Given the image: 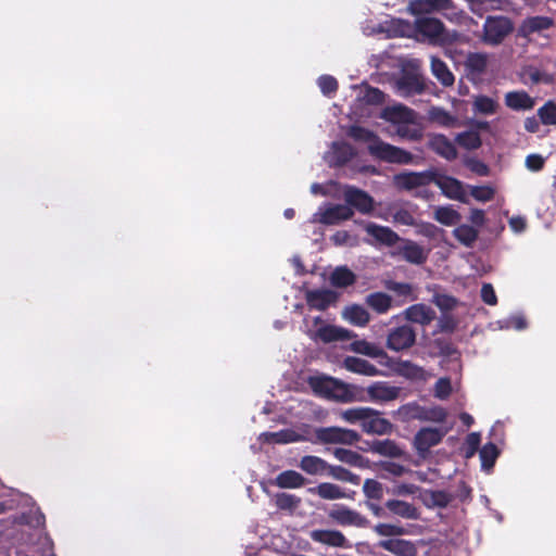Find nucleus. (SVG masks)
<instances>
[{
  "instance_id": "54",
  "label": "nucleus",
  "mask_w": 556,
  "mask_h": 556,
  "mask_svg": "<svg viewBox=\"0 0 556 556\" xmlns=\"http://www.w3.org/2000/svg\"><path fill=\"white\" fill-rule=\"evenodd\" d=\"M429 117L432 122L444 127H451L456 122V118L442 108H432L429 111Z\"/></svg>"
},
{
  "instance_id": "61",
  "label": "nucleus",
  "mask_w": 556,
  "mask_h": 556,
  "mask_svg": "<svg viewBox=\"0 0 556 556\" xmlns=\"http://www.w3.org/2000/svg\"><path fill=\"white\" fill-rule=\"evenodd\" d=\"M318 86L324 94H331L338 90V80L330 75H323L318 78Z\"/></svg>"
},
{
  "instance_id": "9",
  "label": "nucleus",
  "mask_w": 556,
  "mask_h": 556,
  "mask_svg": "<svg viewBox=\"0 0 556 556\" xmlns=\"http://www.w3.org/2000/svg\"><path fill=\"white\" fill-rule=\"evenodd\" d=\"M416 342V331L409 325L392 328L387 338V348L400 352L412 348Z\"/></svg>"
},
{
  "instance_id": "13",
  "label": "nucleus",
  "mask_w": 556,
  "mask_h": 556,
  "mask_svg": "<svg viewBox=\"0 0 556 556\" xmlns=\"http://www.w3.org/2000/svg\"><path fill=\"white\" fill-rule=\"evenodd\" d=\"M368 399L374 403H387L400 396L401 388L391 386L387 381H376L366 389Z\"/></svg>"
},
{
  "instance_id": "21",
  "label": "nucleus",
  "mask_w": 556,
  "mask_h": 556,
  "mask_svg": "<svg viewBox=\"0 0 556 556\" xmlns=\"http://www.w3.org/2000/svg\"><path fill=\"white\" fill-rule=\"evenodd\" d=\"M378 546L397 556H416L418 552L415 543L399 538L382 540Z\"/></svg>"
},
{
  "instance_id": "62",
  "label": "nucleus",
  "mask_w": 556,
  "mask_h": 556,
  "mask_svg": "<svg viewBox=\"0 0 556 556\" xmlns=\"http://www.w3.org/2000/svg\"><path fill=\"white\" fill-rule=\"evenodd\" d=\"M525 165L530 172H541L545 166V157L538 153L529 154L526 157Z\"/></svg>"
},
{
  "instance_id": "31",
  "label": "nucleus",
  "mask_w": 556,
  "mask_h": 556,
  "mask_svg": "<svg viewBox=\"0 0 556 556\" xmlns=\"http://www.w3.org/2000/svg\"><path fill=\"white\" fill-rule=\"evenodd\" d=\"M306 479L295 470H285L274 480V484L281 489H299L303 486Z\"/></svg>"
},
{
  "instance_id": "33",
  "label": "nucleus",
  "mask_w": 556,
  "mask_h": 556,
  "mask_svg": "<svg viewBox=\"0 0 556 556\" xmlns=\"http://www.w3.org/2000/svg\"><path fill=\"white\" fill-rule=\"evenodd\" d=\"M333 456L341 463L354 466L357 468L368 467L369 460L357 452L352 450L337 447L333 450Z\"/></svg>"
},
{
  "instance_id": "25",
  "label": "nucleus",
  "mask_w": 556,
  "mask_h": 556,
  "mask_svg": "<svg viewBox=\"0 0 556 556\" xmlns=\"http://www.w3.org/2000/svg\"><path fill=\"white\" fill-rule=\"evenodd\" d=\"M365 230L375 240H377L378 242H380L384 245H388V247H392L397 241L401 240L400 236L395 231H393L391 228L386 227V226H380L375 223H369L365 227Z\"/></svg>"
},
{
  "instance_id": "59",
  "label": "nucleus",
  "mask_w": 556,
  "mask_h": 556,
  "mask_svg": "<svg viewBox=\"0 0 556 556\" xmlns=\"http://www.w3.org/2000/svg\"><path fill=\"white\" fill-rule=\"evenodd\" d=\"M433 303L441 311L447 312L454 309L457 306V299L448 294L437 293L433 296Z\"/></svg>"
},
{
  "instance_id": "56",
  "label": "nucleus",
  "mask_w": 556,
  "mask_h": 556,
  "mask_svg": "<svg viewBox=\"0 0 556 556\" xmlns=\"http://www.w3.org/2000/svg\"><path fill=\"white\" fill-rule=\"evenodd\" d=\"M470 195L478 202H489L495 197V188L489 185L470 186Z\"/></svg>"
},
{
  "instance_id": "20",
  "label": "nucleus",
  "mask_w": 556,
  "mask_h": 556,
  "mask_svg": "<svg viewBox=\"0 0 556 556\" xmlns=\"http://www.w3.org/2000/svg\"><path fill=\"white\" fill-rule=\"evenodd\" d=\"M428 148L441 157L453 161L457 157L454 143L444 135L438 134L429 138Z\"/></svg>"
},
{
  "instance_id": "58",
  "label": "nucleus",
  "mask_w": 556,
  "mask_h": 556,
  "mask_svg": "<svg viewBox=\"0 0 556 556\" xmlns=\"http://www.w3.org/2000/svg\"><path fill=\"white\" fill-rule=\"evenodd\" d=\"M528 75H529V78L531 80L532 84L534 85H538V84H546V85H551L554 83V76L547 72H544V71H541L536 67H532L530 66L527 71Z\"/></svg>"
},
{
  "instance_id": "26",
  "label": "nucleus",
  "mask_w": 556,
  "mask_h": 556,
  "mask_svg": "<svg viewBox=\"0 0 556 556\" xmlns=\"http://www.w3.org/2000/svg\"><path fill=\"white\" fill-rule=\"evenodd\" d=\"M343 366L351 372L369 377L377 376L380 372L374 364L355 356H346L343 361Z\"/></svg>"
},
{
  "instance_id": "32",
  "label": "nucleus",
  "mask_w": 556,
  "mask_h": 556,
  "mask_svg": "<svg viewBox=\"0 0 556 556\" xmlns=\"http://www.w3.org/2000/svg\"><path fill=\"white\" fill-rule=\"evenodd\" d=\"M308 492L314 495H318L323 500H340L345 498L348 495L337 484L330 482H323L316 486L309 488Z\"/></svg>"
},
{
  "instance_id": "57",
  "label": "nucleus",
  "mask_w": 556,
  "mask_h": 556,
  "mask_svg": "<svg viewBox=\"0 0 556 556\" xmlns=\"http://www.w3.org/2000/svg\"><path fill=\"white\" fill-rule=\"evenodd\" d=\"M453 388L448 377H442L434 383L433 395L439 400H446L452 394Z\"/></svg>"
},
{
  "instance_id": "24",
  "label": "nucleus",
  "mask_w": 556,
  "mask_h": 556,
  "mask_svg": "<svg viewBox=\"0 0 556 556\" xmlns=\"http://www.w3.org/2000/svg\"><path fill=\"white\" fill-rule=\"evenodd\" d=\"M384 506L386 509L394 516L410 520H417L420 518L419 509L408 502L401 500H388Z\"/></svg>"
},
{
  "instance_id": "44",
  "label": "nucleus",
  "mask_w": 556,
  "mask_h": 556,
  "mask_svg": "<svg viewBox=\"0 0 556 556\" xmlns=\"http://www.w3.org/2000/svg\"><path fill=\"white\" fill-rule=\"evenodd\" d=\"M453 235L462 244L471 247L478 239L479 231L473 226L463 224L453 230Z\"/></svg>"
},
{
  "instance_id": "39",
  "label": "nucleus",
  "mask_w": 556,
  "mask_h": 556,
  "mask_svg": "<svg viewBox=\"0 0 556 556\" xmlns=\"http://www.w3.org/2000/svg\"><path fill=\"white\" fill-rule=\"evenodd\" d=\"M497 109V101L488 96L479 94L473 98L472 110L477 114L493 115Z\"/></svg>"
},
{
  "instance_id": "52",
  "label": "nucleus",
  "mask_w": 556,
  "mask_h": 556,
  "mask_svg": "<svg viewBox=\"0 0 556 556\" xmlns=\"http://www.w3.org/2000/svg\"><path fill=\"white\" fill-rule=\"evenodd\" d=\"M538 116L543 125L556 126V103L553 100L545 102L538 110Z\"/></svg>"
},
{
  "instance_id": "8",
  "label": "nucleus",
  "mask_w": 556,
  "mask_h": 556,
  "mask_svg": "<svg viewBox=\"0 0 556 556\" xmlns=\"http://www.w3.org/2000/svg\"><path fill=\"white\" fill-rule=\"evenodd\" d=\"M448 430V428L438 429L430 427L419 429L413 441V445L417 454L425 458L429 454L431 447L442 442Z\"/></svg>"
},
{
  "instance_id": "6",
  "label": "nucleus",
  "mask_w": 556,
  "mask_h": 556,
  "mask_svg": "<svg viewBox=\"0 0 556 556\" xmlns=\"http://www.w3.org/2000/svg\"><path fill=\"white\" fill-rule=\"evenodd\" d=\"M315 438L321 444L353 445L361 440V434L348 428L320 427L315 429Z\"/></svg>"
},
{
  "instance_id": "10",
  "label": "nucleus",
  "mask_w": 556,
  "mask_h": 556,
  "mask_svg": "<svg viewBox=\"0 0 556 556\" xmlns=\"http://www.w3.org/2000/svg\"><path fill=\"white\" fill-rule=\"evenodd\" d=\"M435 178V169H428L424 172H407L395 175L394 181L400 189L407 191L414 190L419 187H425Z\"/></svg>"
},
{
  "instance_id": "51",
  "label": "nucleus",
  "mask_w": 556,
  "mask_h": 556,
  "mask_svg": "<svg viewBox=\"0 0 556 556\" xmlns=\"http://www.w3.org/2000/svg\"><path fill=\"white\" fill-rule=\"evenodd\" d=\"M370 413V407H352L343 410L341 413V418L345 420L349 424H356L359 422L361 426L363 425V421L366 417H368L367 414Z\"/></svg>"
},
{
  "instance_id": "46",
  "label": "nucleus",
  "mask_w": 556,
  "mask_h": 556,
  "mask_svg": "<svg viewBox=\"0 0 556 556\" xmlns=\"http://www.w3.org/2000/svg\"><path fill=\"white\" fill-rule=\"evenodd\" d=\"M434 218L442 225L454 226L460 220L462 216L452 206H439L434 212Z\"/></svg>"
},
{
  "instance_id": "16",
  "label": "nucleus",
  "mask_w": 556,
  "mask_h": 556,
  "mask_svg": "<svg viewBox=\"0 0 556 556\" xmlns=\"http://www.w3.org/2000/svg\"><path fill=\"white\" fill-rule=\"evenodd\" d=\"M362 425V430L368 434H389L393 429V425L386 418L381 417V413L370 408Z\"/></svg>"
},
{
  "instance_id": "4",
  "label": "nucleus",
  "mask_w": 556,
  "mask_h": 556,
  "mask_svg": "<svg viewBox=\"0 0 556 556\" xmlns=\"http://www.w3.org/2000/svg\"><path fill=\"white\" fill-rule=\"evenodd\" d=\"M514 28L510 17L489 15L482 27L481 40L489 46H500L514 31Z\"/></svg>"
},
{
  "instance_id": "55",
  "label": "nucleus",
  "mask_w": 556,
  "mask_h": 556,
  "mask_svg": "<svg viewBox=\"0 0 556 556\" xmlns=\"http://www.w3.org/2000/svg\"><path fill=\"white\" fill-rule=\"evenodd\" d=\"M363 492L368 500L380 501L383 497L382 484L375 479L364 481Z\"/></svg>"
},
{
  "instance_id": "47",
  "label": "nucleus",
  "mask_w": 556,
  "mask_h": 556,
  "mask_svg": "<svg viewBox=\"0 0 556 556\" xmlns=\"http://www.w3.org/2000/svg\"><path fill=\"white\" fill-rule=\"evenodd\" d=\"M327 475L332 477L336 480L343 481V482H350L354 485H358L361 482V477L353 473L352 471L348 470L346 468L342 466H334L329 465L327 469Z\"/></svg>"
},
{
  "instance_id": "35",
  "label": "nucleus",
  "mask_w": 556,
  "mask_h": 556,
  "mask_svg": "<svg viewBox=\"0 0 556 556\" xmlns=\"http://www.w3.org/2000/svg\"><path fill=\"white\" fill-rule=\"evenodd\" d=\"M365 302L378 314H386L392 306V298L381 291L369 293Z\"/></svg>"
},
{
  "instance_id": "28",
  "label": "nucleus",
  "mask_w": 556,
  "mask_h": 556,
  "mask_svg": "<svg viewBox=\"0 0 556 556\" xmlns=\"http://www.w3.org/2000/svg\"><path fill=\"white\" fill-rule=\"evenodd\" d=\"M430 66L432 75L442 86L451 87L454 85L455 76L444 61L438 56H431Z\"/></svg>"
},
{
  "instance_id": "18",
  "label": "nucleus",
  "mask_w": 556,
  "mask_h": 556,
  "mask_svg": "<svg viewBox=\"0 0 556 556\" xmlns=\"http://www.w3.org/2000/svg\"><path fill=\"white\" fill-rule=\"evenodd\" d=\"M402 241L403 244L399 249V254L403 260L415 265H422L427 261L428 251H426L421 245L409 239Z\"/></svg>"
},
{
  "instance_id": "43",
  "label": "nucleus",
  "mask_w": 556,
  "mask_h": 556,
  "mask_svg": "<svg viewBox=\"0 0 556 556\" xmlns=\"http://www.w3.org/2000/svg\"><path fill=\"white\" fill-rule=\"evenodd\" d=\"M500 450L493 442H488L480 448L481 467L484 470H490L500 456Z\"/></svg>"
},
{
  "instance_id": "1",
  "label": "nucleus",
  "mask_w": 556,
  "mask_h": 556,
  "mask_svg": "<svg viewBox=\"0 0 556 556\" xmlns=\"http://www.w3.org/2000/svg\"><path fill=\"white\" fill-rule=\"evenodd\" d=\"M348 136L358 142H367L369 153L384 162L396 164H409L413 162V154L402 148L382 141L374 131L352 125Z\"/></svg>"
},
{
  "instance_id": "17",
  "label": "nucleus",
  "mask_w": 556,
  "mask_h": 556,
  "mask_svg": "<svg viewBox=\"0 0 556 556\" xmlns=\"http://www.w3.org/2000/svg\"><path fill=\"white\" fill-rule=\"evenodd\" d=\"M305 300L311 309L325 311L337 302L338 295L329 289L309 290L305 294Z\"/></svg>"
},
{
  "instance_id": "48",
  "label": "nucleus",
  "mask_w": 556,
  "mask_h": 556,
  "mask_svg": "<svg viewBox=\"0 0 556 556\" xmlns=\"http://www.w3.org/2000/svg\"><path fill=\"white\" fill-rule=\"evenodd\" d=\"M472 13L482 16L484 12L500 9L502 0H465Z\"/></svg>"
},
{
  "instance_id": "29",
  "label": "nucleus",
  "mask_w": 556,
  "mask_h": 556,
  "mask_svg": "<svg viewBox=\"0 0 556 556\" xmlns=\"http://www.w3.org/2000/svg\"><path fill=\"white\" fill-rule=\"evenodd\" d=\"M395 371L397 375L415 381H425L427 379V372L426 370L412 363L410 361H399L395 364Z\"/></svg>"
},
{
  "instance_id": "14",
  "label": "nucleus",
  "mask_w": 556,
  "mask_h": 556,
  "mask_svg": "<svg viewBox=\"0 0 556 556\" xmlns=\"http://www.w3.org/2000/svg\"><path fill=\"white\" fill-rule=\"evenodd\" d=\"M354 337H356V334L353 331L334 325L321 326L314 332L313 336H311V338L315 341H321L323 343L348 341Z\"/></svg>"
},
{
  "instance_id": "38",
  "label": "nucleus",
  "mask_w": 556,
  "mask_h": 556,
  "mask_svg": "<svg viewBox=\"0 0 556 556\" xmlns=\"http://www.w3.org/2000/svg\"><path fill=\"white\" fill-rule=\"evenodd\" d=\"M263 435L267 442L277 444L293 443L302 440V437L292 429H282L277 432H265Z\"/></svg>"
},
{
  "instance_id": "50",
  "label": "nucleus",
  "mask_w": 556,
  "mask_h": 556,
  "mask_svg": "<svg viewBox=\"0 0 556 556\" xmlns=\"http://www.w3.org/2000/svg\"><path fill=\"white\" fill-rule=\"evenodd\" d=\"M351 350L355 353L363 354L370 357H379L384 355L382 349L367 342L366 340H356L351 343Z\"/></svg>"
},
{
  "instance_id": "12",
  "label": "nucleus",
  "mask_w": 556,
  "mask_h": 556,
  "mask_svg": "<svg viewBox=\"0 0 556 556\" xmlns=\"http://www.w3.org/2000/svg\"><path fill=\"white\" fill-rule=\"evenodd\" d=\"M344 201L352 210L355 208L363 214L374 210V199L364 190L346 185L343 189Z\"/></svg>"
},
{
  "instance_id": "5",
  "label": "nucleus",
  "mask_w": 556,
  "mask_h": 556,
  "mask_svg": "<svg viewBox=\"0 0 556 556\" xmlns=\"http://www.w3.org/2000/svg\"><path fill=\"white\" fill-rule=\"evenodd\" d=\"M397 413L403 420H421L442 424L447 418V412L444 407L439 405L427 407L419 405L417 402L402 405Z\"/></svg>"
},
{
  "instance_id": "15",
  "label": "nucleus",
  "mask_w": 556,
  "mask_h": 556,
  "mask_svg": "<svg viewBox=\"0 0 556 556\" xmlns=\"http://www.w3.org/2000/svg\"><path fill=\"white\" fill-rule=\"evenodd\" d=\"M311 539L331 547L350 548L351 544L345 535L339 530L316 529L311 531Z\"/></svg>"
},
{
  "instance_id": "11",
  "label": "nucleus",
  "mask_w": 556,
  "mask_h": 556,
  "mask_svg": "<svg viewBox=\"0 0 556 556\" xmlns=\"http://www.w3.org/2000/svg\"><path fill=\"white\" fill-rule=\"evenodd\" d=\"M435 186H438L441 192L448 199L456 200L463 203H468V199L465 193L464 185L460 180L447 176L444 174H440L435 169V178L432 181Z\"/></svg>"
},
{
  "instance_id": "64",
  "label": "nucleus",
  "mask_w": 556,
  "mask_h": 556,
  "mask_svg": "<svg viewBox=\"0 0 556 556\" xmlns=\"http://www.w3.org/2000/svg\"><path fill=\"white\" fill-rule=\"evenodd\" d=\"M387 287L400 296H412V300H416V296L413 295V286L410 283L392 281Z\"/></svg>"
},
{
  "instance_id": "40",
  "label": "nucleus",
  "mask_w": 556,
  "mask_h": 556,
  "mask_svg": "<svg viewBox=\"0 0 556 556\" xmlns=\"http://www.w3.org/2000/svg\"><path fill=\"white\" fill-rule=\"evenodd\" d=\"M488 66V56L484 53H469L465 61V68L470 74L480 75L485 72Z\"/></svg>"
},
{
  "instance_id": "63",
  "label": "nucleus",
  "mask_w": 556,
  "mask_h": 556,
  "mask_svg": "<svg viewBox=\"0 0 556 556\" xmlns=\"http://www.w3.org/2000/svg\"><path fill=\"white\" fill-rule=\"evenodd\" d=\"M481 435L478 432H471L466 437L465 445H466V457L473 456L480 446Z\"/></svg>"
},
{
  "instance_id": "34",
  "label": "nucleus",
  "mask_w": 556,
  "mask_h": 556,
  "mask_svg": "<svg viewBox=\"0 0 556 556\" xmlns=\"http://www.w3.org/2000/svg\"><path fill=\"white\" fill-rule=\"evenodd\" d=\"M299 467L304 472L316 476L327 473L329 464L318 456L305 455L301 458Z\"/></svg>"
},
{
  "instance_id": "49",
  "label": "nucleus",
  "mask_w": 556,
  "mask_h": 556,
  "mask_svg": "<svg viewBox=\"0 0 556 556\" xmlns=\"http://www.w3.org/2000/svg\"><path fill=\"white\" fill-rule=\"evenodd\" d=\"M275 504L280 510L293 511L300 506L301 498L294 494L281 492L275 495Z\"/></svg>"
},
{
  "instance_id": "2",
  "label": "nucleus",
  "mask_w": 556,
  "mask_h": 556,
  "mask_svg": "<svg viewBox=\"0 0 556 556\" xmlns=\"http://www.w3.org/2000/svg\"><path fill=\"white\" fill-rule=\"evenodd\" d=\"M308 384L315 394L326 399L336 400L342 403H349L355 399L349 384L331 377H309Z\"/></svg>"
},
{
  "instance_id": "60",
  "label": "nucleus",
  "mask_w": 556,
  "mask_h": 556,
  "mask_svg": "<svg viewBox=\"0 0 556 556\" xmlns=\"http://www.w3.org/2000/svg\"><path fill=\"white\" fill-rule=\"evenodd\" d=\"M384 92L379 88L368 86L363 99L367 104L379 105L384 102Z\"/></svg>"
},
{
  "instance_id": "3",
  "label": "nucleus",
  "mask_w": 556,
  "mask_h": 556,
  "mask_svg": "<svg viewBox=\"0 0 556 556\" xmlns=\"http://www.w3.org/2000/svg\"><path fill=\"white\" fill-rule=\"evenodd\" d=\"M415 30L424 40L433 46H444L454 39L444 23L437 17L421 16L415 21Z\"/></svg>"
},
{
  "instance_id": "23",
  "label": "nucleus",
  "mask_w": 556,
  "mask_h": 556,
  "mask_svg": "<svg viewBox=\"0 0 556 556\" xmlns=\"http://www.w3.org/2000/svg\"><path fill=\"white\" fill-rule=\"evenodd\" d=\"M403 314L408 321L421 326L429 325L435 318V312L430 306L422 303L410 305Z\"/></svg>"
},
{
  "instance_id": "37",
  "label": "nucleus",
  "mask_w": 556,
  "mask_h": 556,
  "mask_svg": "<svg viewBox=\"0 0 556 556\" xmlns=\"http://www.w3.org/2000/svg\"><path fill=\"white\" fill-rule=\"evenodd\" d=\"M330 281L336 288H346L355 283L356 275L346 266H341L332 271Z\"/></svg>"
},
{
  "instance_id": "27",
  "label": "nucleus",
  "mask_w": 556,
  "mask_h": 556,
  "mask_svg": "<svg viewBox=\"0 0 556 556\" xmlns=\"http://www.w3.org/2000/svg\"><path fill=\"white\" fill-rule=\"evenodd\" d=\"M535 102L526 91H509L505 94V105L514 111L533 109Z\"/></svg>"
},
{
  "instance_id": "19",
  "label": "nucleus",
  "mask_w": 556,
  "mask_h": 556,
  "mask_svg": "<svg viewBox=\"0 0 556 556\" xmlns=\"http://www.w3.org/2000/svg\"><path fill=\"white\" fill-rule=\"evenodd\" d=\"M356 155L355 149L345 141H337L331 146L329 165L331 167H341L349 163Z\"/></svg>"
},
{
  "instance_id": "36",
  "label": "nucleus",
  "mask_w": 556,
  "mask_h": 556,
  "mask_svg": "<svg viewBox=\"0 0 556 556\" xmlns=\"http://www.w3.org/2000/svg\"><path fill=\"white\" fill-rule=\"evenodd\" d=\"M344 318L348 319L352 325L364 327L370 320L369 313L358 304L350 305L345 308Z\"/></svg>"
},
{
  "instance_id": "42",
  "label": "nucleus",
  "mask_w": 556,
  "mask_h": 556,
  "mask_svg": "<svg viewBox=\"0 0 556 556\" xmlns=\"http://www.w3.org/2000/svg\"><path fill=\"white\" fill-rule=\"evenodd\" d=\"M554 25V20L548 16H531L528 17L522 25V28L528 34L539 33L549 29Z\"/></svg>"
},
{
  "instance_id": "53",
  "label": "nucleus",
  "mask_w": 556,
  "mask_h": 556,
  "mask_svg": "<svg viewBox=\"0 0 556 556\" xmlns=\"http://www.w3.org/2000/svg\"><path fill=\"white\" fill-rule=\"evenodd\" d=\"M457 143L468 150H476L481 147L482 141L478 132L464 131L457 135Z\"/></svg>"
},
{
  "instance_id": "45",
  "label": "nucleus",
  "mask_w": 556,
  "mask_h": 556,
  "mask_svg": "<svg viewBox=\"0 0 556 556\" xmlns=\"http://www.w3.org/2000/svg\"><path fill=\"white\" fill-rule=\"evenodd\" d=\"M372 530L380 536H387L391 539H396L395 536H402L409 533V531L403 526L384 522L375 525Z\"/></svg>"
},
{
  "instance_id": "30",
  "label": "nucleus",
  "mask_w": 556,
  "mask_h": 556,
  "mask_svg": "<svg viewBox=\"0 0 556 556\" xmlns=\"http://www.w3.org/2000/svg\"><path fill=\"white\" fill-rule=\"evenodd\" d=\"M369 451L391 458L402 457L404 454L403 450L390 439L374 440L369 445Z\"/></svg>"
},
{
  "instance_id": "22",
  "label": "nucleus",
  "mask_w": 556,
  "mask_h": 556,
  "mask_svg": "<svg viewBox=\"0 0 556 556\" xmlns=\"http://www.w3.org/2000/svg\"><path fill=\"white\" fill-rule=\"evenodd\" d=\"M353 215V210L346 204H334L319 214L318 222L324 225H336L352 218Z\"/></svg>"
},
{
  "instance_id": "41",
  "label": "nucleus",
  "mask_w": 556,
  "mask_h": 556,
  "mask_svg": "<svg viewBox=\"0 0 556 556\" xmlns=\"http://www.w3.org/2000/svg\"><path fill=\"white\" fill-rule=\"evenodd\" d=\"M414 111L403 106H393L384 111V117L394 124H406L413 121Z\"/></svg>"
},
{
  "instance_id": "7",
  "label": "nucleus",
  "mask_w": 556,
  "mask_h": 556,
  "mask_svg": "<svg viewBox=\"0 0 556 556\" xmlns=\"http://www.w3.org/2000/svg\"><path fill=\"white\" fill-rule=\"evenodd\" d=\"M328 517L333 523L342 527H370V521L367 517L343 504H334L328 511Z\"/></svg>"
}]
</instances>
